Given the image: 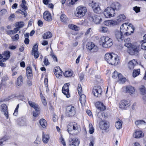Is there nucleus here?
<instances>
[{
	"label": "nucleus",
	"instance_id": "nucleus-1",
	"mask_svg": "<svg viewBox=\"0 0 146 146\" xmlns=\"http://www.w3.org/2000/svg\"><path fill=\"white\" fill-rule=\"evenodd\" d=\"M133 27L131 24L129 25V27L126 23L122 24L120 27V31L119 30L115 31V35L117 40L119 41L123 40L124 38L123 34L124 33L125 35H127L128 32L127 31L128 29H132L133 31H131V33H133L134 31V27Z\"/></svg>",
	"mask_w": 146,
	"mask_h": 146
},
{
	"label": "nucleus",
	"instance_id": "nucleus-2",
	"mask_svg": "<svg viewBox=\"0 0 146 146\" xmlns=\"http://www.w3.org/2000/svg\"><path fill=\"white\" fill-rule=\"evenodd\" d=\"M105 59L108 63L112 65H117L119 62V56L114 53L106 54Z\"/></svg>",
	"mask_w": 146,
	"mask_h": 146
},
{
	"label": "nucleus",
	"instance_id": "nucleus-3",
	"mask_svg": "<svg viewBox=\"0 0 146 146\" xmlns=\"http://www.w3.org/2000/svg\"><path fill=\"white\" fill-rule=\"evenodd\" d=\"M96 106L98 109L97 111L98 112V118L101 119H104L105 117V116L103 111L106 110V106L100 102H97L96 104Z\"/></svg>",
	"mask_w": 146,
	"mask_h": 146
},
{
	"label": "nucleus",
	"instance_id": "nucleus-4",
	"mask_svg": "<svg viewBox=\"0 0 146 146\" xmlns=\"http://www.w3.org/2000/svg\"><path fill=\"white\" fill-rule=\"evenodd\" d=\"M127 50L128 53L131 55H137L140 50L139 45L136 44H132Z\"/></svg>",
	"mask_w": 146,
	"mask_h": 146
},
{
	"label": "nucleus",
	"instance_id": "nucleus-5",
	"mask_svg": "<svg viewBox=\"0 0 146 146\" xmlns=\"http://www.w3.org/2000/svg\"><path fill=\"white\" fill-rule=\"evenodd\" d=\"M102 46L105 48L110 47L113 44L112 40L108 37L103 36L101 38Z\"/></svg>",
	"mask_w": 146,
	"mask_h": 146
},
{
	"label": "nucleus",
	"instance_id": "nucleus-6",
	"mask_svg": "<svg viewBox=\"0 0 146 146\" xmlns=\"http://www.w3.org/2000/svg\"><path fill=\"white\" fill-rule=\"evenodd\" d=\"M86 11L87 9L86 7L79 6L76 8L74 14L76 17L81 18L85 15Z\"/></svg>",
	"mask_w": 146,
	"mask_h": 146
},
{
	"label": "nucleus",
	"instance_id": "nucleus-7",
	"mask_svg": "<svg viewBox=\"0 0 146 146\" xmlns=\"http://www.w3.org/2000/svg\"><path fill=\"white\" fill-rule=\"evenodd\" d=\"M76 110L74 106L70 105L66 107V115L69 117H71L75 115Z\"/></svg>",
	"mask_w": 146,
	"mask_h": 146
},
{
	"label": "nucleus",
	"instance_id": "nucleus-8",
	"mask_svg": "<svg viewBox=\"0 0 146 146\" xmlns=\"http://www.w3.org/2000/svg\"><path fill=\"white\" fill-rule=\"evenodd\" d=\"M104 14L106 18L110 17L115 16V11L112 7H108L104 11Z\"/></svg>",
	"mask_w": 146,
	"mask_h": 146
},
{
	"label": "nucleus",
	"instance_id": "nucleus-9",
	"mask_svg": "<svg viewBox=\"0 0 146 146\" xmlns=\"http://www.w3.org/2000/svg\"><path fill=\"white\" fill-rule=\"evenodd\" d=\"M122 91L125 93H128L130 95H133L135 94V88L130 85H128L123 87L122 88Z\"/></svg>",
	"mask_w": 146,
	"mask_h": 146
},
{
	"label": "nucleus",
	"instance_id": "nucleus-10",
	"mask_svg": "<svg viewBox=\"0 0 146 146\" xmlns=\"http://www.w3.org/2000/svg\"><path fill=\"white\" fill-rule=\"evenodd\" d=\"M90 5L91 7L94 12L96 13H99L101 12V10L99 6L98 3L92 1L90 3Z\"/></svg>",
	"mask_w": 146,
	"mask_h": 146
},
{
	"label": "nucleus",
	"instance_id": "nucleus-11",
	"mask_svg": "<svg viewBox=\"0 0 146 146\" xmlns=\"http://www.w3.org/2000/svg\"><path fill=\"white\" fill-rule=\"evenodd\" d=\"M92 93L94 95L98 97H100L101 95L102 91L100 86H95L92 91Z\"/></svg>",
	"mask_w": 146,
	"mask_h": 146
},
{
	"label": "nucleus",
	"instance_id": "nucleus-12",
	"mask_svg": "<svg viewBox=\"0 0 146 146\" xmlns=\"http://www.w3.org/2000/svg\"><path fill=\"white\" fill-rule=\"evenodd\" d=\"M86 48L89 50H92L93 52H96L98 51V48L94 43L91 42H88L86 44Z\"/></svg>",
	"mask_w": 146,
	"mask_h": 146
},
{
	"label": "nucleus",
	"instance_id": "nucleus-13",
	"mask_svg": "<svg viewBox=\"0 0 146 146\" xmlns=\"http://www.w3.org/2000/svg\"><path fill=\"white\" fill-rule=\"evenodd\" d=\"M78 127L77 124L75 123H69L67 125V130L69 133L72 130H76L78 129Z\"/></svg>",
	"mask_w": 146,
	"mask_h": 146
},
{
	"label": "nucleus",
	"instance_id": "nucleus-14",
	"mask_svg": "<svg viewBox=\"0 0 146 146\" xmlns=\"http://www.w3.org/2000/svg\"><path fill=\"white\" fill-rule=\"evenodd\" d=\"M70 84L68 83L64 84L62 88V91L64 94L66 95L68 98L70 97L69 92V86Z\"/></svg>",
	"mask_w": 146,
	"mask_h": 146
},
{
	"label": "nucleus",
	"instance_id": "nucleus-15",
	"mask_svg": "<svg viewBox=\"0 0 146 146\" xmlns=\"http://www.w3.org/2000/svg\"><path fill=\"white\" fill-rule=\"evenodd\" d=\"M130 105V104L126 100H123L119 103V107L122 109L125 110Z\"/></svg>",
	"mask_w": 146,
	"mask_h": 146
},
{
	"label": "nucleus",
	"instance_id": "nucleus-16",
	"mask_svg": "<svg viewBox=\"0 0 146 146\" xmlns=\"http://www.w3.org/2000/svg\"><path fill=\"white\" fill-rule=\"evenodd\" d=\"M1 111L4 113V115L7 119H8L9 116L8 111L7 107L5 104H2L0 106Z\"/></svg>",
	"mask_w": 146,
	"mask_h": 146
},
{
	"label": "nucleus",
	"instance_id": "nucleus-17",
	"mask_svg": "<svg viewBox=\"0 0 146 146\" xmlns=\"http://www.w3.org/2000/svg\"><path fill=\"white\" fill-rule=\"evenodd\" d=\"M100 127L102 130H106L109 128V124L108 122L102 121L100 123Z\"/></svg>",
	"mask_w": 146,
	"mask_h": 146
},
{
	"label": "nucleus",
	"instance_id": "nucleus-18",
	"mask_svg": "<svg viewBox=\"0 0 146 146\" xmlns=\"http://www.w3.org/2000/svg\"><path fill=\"white\" fill-rule=\"evenodd\" d=\"M62 72L59 66L54 68V74L56 77L58 78H60L62 74Z\"/></svg>",
	"mask_w": 146,
	"mask_h": 146
},
{
	"label": "nucleus",
	"instance_id": "nucleus-19",
	"mask_svg": "<svg viewBox=\"0 0 146 146\" xmlns=\"http://www.w3.org/2000/svg\"><path fill=\"white\" fill-rule=\"evenodd\" d=\"M104 23L106 26L109 27H113L118 24V22L115 21L110 20L105 21Z\"/></svg>",
	"mask_w": 146,
	"mask_h": 146
},
{
	"label": "nucleus",
	"instance_id": "nucleus-20",
	"mask_svg": "<svg viewBox=\"0 0 146 146\" xmlns=\"http://www.w3.org/2000/svg\"><path fill=\"white\" fill-rule=\"evenodd\" d=\"M138 64V63L136 60L133 59L129 61L128 63V66L130 70H132L134 68L135 66Z\"/></svg>",
	"mask_w": 146,
	"mask_h": 146
},
{
	"label": "nucleus",
	"instance_id": "nucleus-21",
	"mask_svg": "<svg viewBox=\"0 0 146 146\" xmlns=\"http://www.w3.org/2000/svg\"><path fill=\"white\" fill-rule=\"evenodd\" d=\"M43 16L44 19L46 21H50L52 20L51 15L48 11H45L43 13Z\"/></svg>",
	"mask_w": 146,
	"mask_h": 146
},
{
	"label": "nucleus",
	"instance_id": "nucleus-22",
	"mask_svg": "<svg viewBox=\"0 0 146 146\" xmlns=\"http://www.w3.org/2000/svg\"><path fill=\"white\" fill-rule=\"evenodd\" d=\"M79 139L77 138H73L69 141L70 145H73L74 146H78L80 143Z\"/></svg>",
	"mask_w": 146,
	"mask_h": 146
},
{
	"label": "nucleus",
	"instance_id": "nucleus-23",
	"mask_svg": "<svg viewBox=\"0 0 146 146\" xmlns=\"http://www.w3.org/2000/svg\"><path fill=\"white\" fill-rule=\"evenodd\" d=\"M28 103L31 107L34 109L35 111L40 110V107L36 104L29 101Z\"/></svg>",
	"mask_w": 146,
	"mask_h": 146
},
{
	"label": "nucleus",
	"instance_id": "nucleus-24",
	"mask_svg": "<svg viewBox=\"0 0 146 146\" xmlns=\"http://www.w3.org/2000/svg\"><path fill=\"white\" fill-rule=\"evenodd\" d=\"M92 19L93 21L97 24L100 23L102 21V19L100 16H94L93 17Z\"/></svg>",
	"mask_w": 146,
	"mask_h": 146
},
{
	"label": "nucleus",
	"instance_id": "nucleus-25",
	"mask_svg": "<svg viewBox=\"0 0 146 146\" xmlns=\"http://www.w3.org/2000/svg\"><path fill=\"white\" fill-rule=\"evenodd\" d=\"M111 7L114 10H119L121 6L119 3L117 2H114L111 5Z\"/></svg>",
	"mask_w": 146,
	"mask_h": 146
},
{
	"label": "nucleus",
	"instance_id": "nucleus-26",
	"mask_svg": "<svg viewBox=\"0 0 146 146\" xmlns=\"http://www.w3.org/2000/svg\"><path fill=\"white\" fill-rule=\"evenodd\" d=\"M26 73L27 74V77L28 79H30L32 77V70L30 67H28L27 68Z\"/></svg>",
	"mask_w": 146,
	"mask_h": 146
},
{
	"label": "nucleus",
	"instance_id": "nucleus-27",
	"mask_svg": "<svg viewBox=\"0 0 146 146\" xmlns=\"http://www.w3.org/2000/svg\"><path fill=\"white\" fill-rule=\"evenodd\" d=\"M144 136V134L141 132V131H136L134 133L133 136L135 138H139L141 137H143Z\"/></svg>",
	"mask_w": 146,
	"mask_h": 146
},
{
	"label": "nucleus",
	"instance_id": "nucleus-28",
	"mask_svg": "<svg viewBox=\"0 0 146 146\" xmlns=\"http://www.w3.org/2000/svg\"><path fill=\"white\" fill-rule=\"evenodd\" d=\"M42 141L44 143H47L49 139V135L45 134L43 132L42 133Z\"/></svg>",
	"mask_w": 146,
	"mask_h": 146
},
{
	"label": "nucleus",
	"instance_id": "nucleus-29",
	"mask_svg": "<svg viewBox=\"0 0 146 146\" xmlns=\"http://www.w3.org/2000/svg\"><path fill=\"white\" fill-rule=\"evenodd\" d=\"M23 77L22 76H20L17 78L16 82V84L18 86H21L23 83Z\"/></svg>",
	"mask_w": 146,
	"mask_h": 146
},
{
	"label": "nucleus",
	"instance_id": "nucleus-30",
	"mask_svg": "<svg viewBox=\"0 0 146 146\" xmlns=\"http://www.w3.org/2000/svg\"><path fill=\"white\" fill-rule=\"evenodd\" d=\"M86 101V97L84 94L81 95L80 98V101L82 105L84 104Z\"/></svg>",
	"mask_w": 146,
	"mask_h": 146
},
{
	"label": "nucleus",
	"instance_id": "nucleus-31",
	"mask_svg": "<svg viewBox=\"0 0 146 146\" xmlns=\"http://www.w3.org/2000/svg\"><path fill=\"white\" fill-rule=\"evenodd\" d=\"M52 36V35L50 32H47L44 33L43 38L44 39H48L51 38Z\"/></svg>",
	"mask_w": 146,
	"mask_h": 146
},
{
	"label": "nucleus",
	"instance_id": "nucleus-32",
	"mask_svg": "<svg viewBox=\"0 0 146 146\" xmlns=\"http://www.w3.org/2000/svg\"><path fill=\"white\" fill-rule=\"evenodd\" d=\"M124 41L125 43V46L128 48L130 47V46H131L132 44L131 43L130 38H127L125 39Z\"/></svg>",
	"mask_w": 146,
	"mask_h": 146
},
{
	"label": "nucleus",
	"instance_id": "nucleus-33",
	"mask_svg": "<svg viewBox=\"0 0 146 146\" xmlns=\"http://www.w3.org/2000/svg\"><path fill=\"white\" fill-rule=\"evenodd\" d=\"M39 123L41 125L43 128H45L47 125V123L46 121L43 119H40L39 121Z\"/></svg>",
	"mask_w": 146,
	"mask_h": 146
},
{
	"label": "nucleus",
	"instance_id": "nucleus-34",
	"mask_svg": "<svg viewBox=\"0 0 146 146\" xmlns=\"http://www.w3.org/2000/svg\"><path fill=\"white\" fill-rule=\"evenodd\" d=\"M135 124L137 126H139L141 125H146V123L145 121L142 120L136 121L135 122Z\"/></svg>",
	"mask_w": 146,
	"mask_h": 146
},
{
	"label": "nucleus",
	"instance_id": "nucleus-35",
	"mask_svg": "<svg viewBox=\"0 0 146 146\" xmlns=\"http://www.w3.org/2000/svg\"><path fill=\"white\" fill-rule=\"evenodd\" d=\"M140 69H139L137 70H134L133 73V77H135L140 74Z\"/></svg>",
	"mask_w": 146,
	"mask_h": 146
},
{
	"label": "nucleus",
	"instance_id": "nucleus-36",
	"mask_svg": "<svg viewBox=\"0 0 146 146\" xmlns=\"http://www.w3.org/2000/svg\"><path fill=\"white\" fill-rule=\"evenodd\" d=\"M115 126L117 129H120L122 127V122L121 121H117L116 122Z\"/></svg>",
	"mask_w": 146,
	"mask_h": 146
},
{
	"label": "nucleus",
	"instance_id": "nucleus-37",
	"mask_svg": "<svg viewBox=\"0 0 146 146\" xmlns=\"http://www.w3.org/2000/svg\"><path fill=\"white\" fill-rule=\"evenodd\" d=\"M125 18V16L124 15H119L117 17V21H118L117 22L119 23V22L122 21Z\"/></svg>",
	"mask_w": 146,
	"mask_h": 146
},
{
	"label": "nucleus",
	"instance_id": "nucleus-38",
	"mask_svg": "<svg viewBox=\"0 0 146 146\" xmlns=\"http://www.w3.org/2000/svg\"><path fill=\"white\" fill-rule=\"evenodd\" d=\"M7 78L6 80L5 77H3L1 80V82L0 84V89H1L3 86H4L5 85V81L7 80Z\"/></svg>",
	"mask_w": 146,
	"mask_h": 146
},
{
	"label": "nucleus",
	"instance_id": "nucleus-39",
	"mask_svg": "<svg viewBox=\"0 0 146 146\" xmlns=\"http://www.w3.org/2000/svg\"><path fill=\"white\" fill-rule=\"evenodd\" d=\"M99 31L102 33H106L108 31V29L106 27L101 26L99 29Z\"/></svg>",
	"mask_w": 146,
	"mask_h": 146
},
{
	"label": "nucleus",
	"instance_id": "nucleus-40",
	"mask_svg": "<svg viewBox=\"0 0 146 146\" xmlns=\"http://www.w3.org/2000/svg\"><path fill=\"white\" fill-rule=\"evenodd\" d=\"M22 3L21 5V7L24 10H27V7L26 5L27 3L26 1L25 0H22Z\"/></svg>",
	"mask_w": 146,
	"mask_h": 146
},
{
	"label": "nucleus",
	"instance_id": "nucleus-41",
	"mask_svg": "<svg viewBox=\"0 0 146 146\" xmlns=\"http://www.w3.org/2000/svg\"><path fill=\"white\" fill-rule=\"evenodd\" d=\"M60 20L64 23H66L67 20V17L66 15L64 14L62 15L60 17Z\"/></svg>",
	"mask_w": 146,
	"mask_h": 146
},
{
	"label": "nucleus",
	"instance_id": "nucleus-42",
	"mask_svg": "<svg viewBox=\"0 0 146 146\" xmlns=\"http://www.w3.org/2000/svg\"><path fill=\"white\" fill-rule=\"evenodd\" d=\"M69 28L76 31L79 30V27L75 25L72 24L69 25L68 26Z\"/></svg>",
	"mask_w": 146,
	"mask_h": 146
},
{
	"label": "nucleus",
	"instance_id": "nucleus-43",
	"mask_svg": "<svg viewBox=\"0 0 146 146\" xmlns=\"http://www.w3.org/2000/svg\"><path fill=\"white\" fill-rule=\"evenodd\" d=\"M140 92L141 94L144 95L146 93V90L145 87L143 86H141L139 89Z\"/></svg>",
	"mask_w": 146,
	"mask_h": 146
},
{
	"label": "nucleus",
	"instance_id": "nucleus-44",
	"mask_svg": "<svg viewBox=\"0 0 146 146\" xmlns=\"http://www.w3.org/2000/svg\"><path fill=\"white\" fill-rule=\"evenodd\" d=\"M73 74V73L71 71H66L64 74V76L66 77H69L71 76Z\"/></svg>",
	"mask_w": 146,
	"mask_h": 146
},
{
	"label": "nucleus",
	"instance_id": "nucleus-45",
	"mask_svg": "<svg viewBox=\"0 0 146 146\" xmlns=\"http://www.w3.org/2000/svg\"><path fill=\"white\" fill-rule=\"evenodd\" d=\"M89 132L90 134L93 133L94 132V129L92 124H90L89 125Z\"/></svg>",
	"mask_w": 146,
	"mask_h": 146
},
{
	"label": "nucleus",
	"instance_id": "nucleus-46",
	"mask_svg": "<svg viewBox=\"0 0 146 146\" xmlns=\"http://www.w3.org/2000/svg\"><path fill=\"white\" fill-rule=\"evenodd\" d=\"M16 13H19L22 15H24L25 17L27 16V14L26 13V10H24V11H22L21 10H19L18 11H16Z\"/></svg>",
	"mask_w": 146,
	"mask_h": 146
},
{
	"label": "nucleus",
	"instance_id": "nucleus-47",
	"mask_svg": "<svg viewBox=\"0 0 146 146\" xmlns=\"http://www.w3.org/2000/svg\"><path fill=\"white\" fill-rule=\"evenodd\" d=\"M6 58V60L8 59L10 57V52L9 51H6L4 52L3 54Z\"/></svg>",
	"mask_w": 146,
	"mask_h": 146
},
{
	"label": "nucleus",
	"instance_id": "nucleus-48",
	"mask_svg": "<svg viewBox=\"0 0 146 146\" xmlns=\"http://www.w3.org/2000/svg\"><path fill=\"white\" fill-rule=\"evenodd\" d=\"M32 55H33L35 58H37L39 56V53L38 51H36L34 52H32Z\"/></svg>",
	"mask_w": 146,
	"mask_h": 146
},
{
	"label": "nucleus",
	"instance_id": "nucleus-49",
	"mask_svg": "<svg viewBox=\"0 0 146 146\" xmlns=\"http://www.w3.org/2000/svg\"><path fill=\"white\" fill-rule=\"evenodd\" d=\"M38 47L37 44H36L34 45L32 49V52H34L36 51H38Z\"/></svg>",
	"mask_w": 146,
	"mask_h": 146
},
{
	"label": "nucleus",
	"instance_id": "nucleus-50",
	"mask_svg": "<svg viewBox=\"0 0 146 146\" xmlns=\"http://www.w3.org/2000/svg\"><path fill=\"white\" fill-rule=\"evenodd\" d=\"M40 110L35 111H33V115L34 117H37L40 114Z\"/></svg>",
	"mask_w": 146,
	"mask_h": 146
},
{
	"label": "nucleus",
	"instance_id": "nucleus-51",
	"mask_svg": "<svg viewBox=\"0 0 146 146\" xmlns=\"http://www.w3.org/2000/svg\"><path fill=\"white\" fill-rule=\"evenodd\" d=\"M6 60V59L5 58H3L1 60H0V66L3 67H5V64L2 62H4Z\"/></svg>",
	"mask_w": 146,
	"mask_h": 146
},
{
	"label": "nucleus",
	"instance_id": "nucleus-52",
	"mask_svg": "<svg viewBox=\"0 0 146 146\" xmlns=\"http://www.w3.org/2000/svg\"><path fill=\"white\" fill-rule=\"evenodd\" d=\"M82 89L81 85L80 84H78V91L79 94L80 95V94L82 93Z\"/></svg>",
	"mask_w": 146,
	"mask_h": 146
},
{
	"label": "nucleus",
	"instance_id": "nucleus-53",
	"mask_svg": "<svg viewBox=\"0 0 146 146\" xmlns=\"http://www.w3.org/2000/svg\"><path fill=\"white\" fill-rule=\"evenodd\" d=\"M11 70L13 72L12 76H15L17 74V70L16 69V68H13L12 67L11 68Z\"/></svg>",
	"mask_w": 146,
	"mask_h": 146
},
{
	"label": "nucleus",
	"instance_id": "nucleus-54",
	"mask_svg": "<svg viewBox=\"0 0 146 146\" xmlns=\"http://www.w3.org/2000/svg\"><path fill=\"white\" fill-rule=\"evenodd\" d=\"M19 107V105L18 104L16 108L15 109L13 114L14 115L17 116L18 114V109Z\"/></svg>",
	"mask_w": 146,
	"mask_h": 146
},
{
	"label": "nucleus",
	"instance_id": "nucleus-55",
	"mask_svg": "<svg viewBox=\"0 0 146 146\" xmlns=\"http://www.w3.org/2000/svg\"><path fill=\"white\" fill-rule=\"evenodd\" d=\"M141 48L144 50H146V42H143L141 44Z\"/></svg>",
	"mask_w": 146,
	"mask_h": 146
},
{
	"label": "nucleus",
	"instance_id": "nucleus-56",
	"mask_svg": "<svg viewBox=\"0 0 146 146\" xmlns=\"http://www.w3.org/2000/svg\"><path fill=\"white\" fill-rule=\"evenodd\" d=\"M50 55L53 58V60L54 61H56V62H57V59L56 56L54 55L53 53L52 52H51L50 54Z\"/></svg>",
	"mask_w": 146,
	"mask_h": 146
},
{
	"label": "nucleus",
	"instance_id": "nucleus-57",
	"mask_svg": "<svg viewBox=\"0 0 146 146\" xmlns=\"http://www.w3.org/2000/svg\"><path fill=\"white\" fill-rule=\"evenodd\" d=\"M118 74L117 72L115 71L112 73V77L114 78H115L118 76Z\"/></svg>",
	"mask_w": 146,
	"mask_h": 146
},
{
	"label": "nucleus",
	"instance_id": "nucleus-58",
	"mask_svg": "<svg viewBox=\"0 0 146 146\" xmlns=\"http://www.w3.org/2000/svg\"><path fill=\"white\" fill-rule=\"evenodd\" d=\"M44 64L45 65H47L50 64V63L48 62V60L47 58L46 57H45L44 58Z\"/></svg>",
	"mask_w": 146,
	"mask_h": 146
},
{
	"label": "nucleus",
	"instance_id": "nucleus-59",
	"mask_svg": "<svg viewBox=\"0 0 146 146\" xmlns=\"http://www.w3.org/2000/svg\"><path fill=\"white\" fill-rule=\"evenodd\" d=\"M140 7L137 6L133 7V10L135 11L136 13H138L140 11Z\"/></svg>",
	"mask_w": 146,
	"mask_h": 146
},
{
	"label": "nucleus",
	"instance_id": "nucleus-60",
	"mask_svg": "<svg viewBox=\"0 0 146 146\" xmlns=\"http://www.w3.org/2000/svg\"><path fill=\"white\" fill-rule=\"evenodd\" d=\"M7 34L8 35H13L15 34L13 30H8L6 31Z\"/></svg>",
	"mask_w": 146,
	"mask_h": 146
},
{
	"label": "nucleus",
	"instance_id": "nucleus-61",
	"mask_svg": "<svg viewBox=\"0 0 146 146\" xmlns=\"http://www.w3.org/2000/svg\"><path fill=\"white\" fill-rule=\"evenodd\" d=\"M58 119V116L56 115H53L52 117V120L54 122H56Z\"/></svg>",
	"mask_w": 146,
	"mask_h": 146
},
{
	"label": "nucleus",
	"instance_id": "nucleus-62",
	"mask_svg": "<svg viewBox=\"0 0 146 146\" xmlns=\"http://www.w3.org/2000/svg\"><path fill=\"white\" fill-rule=\"evenodd\" d=\"M41 99H42V101L43 104L44 106H45L46 105L47 103L45 99H44V97H41Z\"/></svg>",
	"mask_w": 146,
	"mask_h": 146
},
{
	"label": "nucleus",
	"instance_id": "nucleus-63",
	"mask_svg": "<svg viewBox=\"0 0 146 146\" xmlns=\"http://www.w3.org/2000/svg\"><path fill=\"white\" fill-rule=\"evenodd\" d=\"M40 140L38 138H36V140L34 142L35 144H38L40 143Z\"/></svg>",
	"mask_w": 146,
	"mask_h": 146
},
{
	"label": "nucleus",
	"instance_id": "nucleus-64",
	"mask_svg": "<svg viewBox=\"0 0 146 146\" xmlns=\"http://www.w3.org/2000/svg\"><path fill=\"white\" fill-rule=\"evenodd\" d=\"M29 40L28 38H27V37L25 38L24 40L25 44H29Z\"/></svg>",
	"mask_w": 146,
	"mask_h": 146
}]
</instances>
